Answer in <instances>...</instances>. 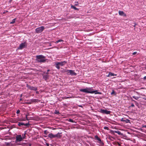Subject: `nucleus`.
Returning <instances> with one entry per match:
<instances>
[{
    "instance_id": "2f4dec72",
    "label": "nucleus",
    "mask_w": 146,
    "mask_h": 146,
    "mask_svg": "<svg viewBox=\"0 0 146 146\" xmlns=\"http://www.w3.org/2000/svg\"><path fill=\"white\" fill-rule=\"evenodd\" d=\"M33 101L34 102H36L37 101V100L36 99H34L33 100Z\"/></svg>"
},
{
    "instance_id": "6e6552de",
    "label": "nucleus",
    "mask_w": 146,
    "mask_h": 146,
    "mask_svg": "<svg viewBox=\"0 0 146 146\" xmlns=\"http://www.w3.org/2000/svg\"><path fill=\"white\" fill-rule=\"evenodd\" d=\"M16 141L17 142H20L23 140V138L22 137V136L21 135H17L16 137Z\"/></svg>"
},
{
    "instance_id": "4be33fe9",
    "label": "nucleus",
    "mask_w": 146,
    "mask_h": 146,
    "mask_svg": "<svg viewBox=\"0 0 146 146\" xmlns=\"http://www.w3.org/2000/svg\"><path fill=\"white\" fill-rule=\"evenodd\" d=\"M50 71V70L49 69H48L47 70V72H44L43 73L44 74H47L48 75L49 74V73H48V72Z\"/></svg>"
},
{
    "instance_id": "dca6fc26",
    "label": "nucleus",
    "mask_w": 146,
    "mask_h": 146,
    "mask_svg": "<svg viewBox=\"0 0 146 146\" xmlns=\"http://www.w3.org/2000/svg\"><path fill=\"white\" fill-rule=\"evenodd\" d=\"M48 136L50 138H52L55 137L54 135L52 134V133H50L48 135Z\"/></svg>"
},
{
    "instance_id": "a19ab883",
    "label": "nucleus",
    "mask_w": 146,
    "mask_h": 146,
    "mask_svg": "<svg viewBox=\"0 0 146 146\" xmlns=\"http://www.w3.org/2000/svg\"><path fill=\"white\" fill-rule=\"evenodd\" d=\"M134 23V25H133V26H134V27H135V26L137 25V24L135 23Z\"/></svg>"
},
{
    "instance_id": "393cba45",
    "label": "nucleus",
    "mask_w": 146,
    "mask_h": 146,
    "mask_svg": "<svg viewBox=\"0 0 146 146\" xmlns=\"http://www.w3.org/2000/svg\"><path fill=\"white\" fill-rule=\"evenodd\" d=\"M5 145L7 146H9L11 145V142H7L6 143Z\"/></svg>"
},
{
    "instance_id": "aec40b11",
    "label": "nucleus",
    "mask_w": 146,
    "mask_h": 146,
    "mask_svg": "<svg viewBox=\"0 0 146 146\" xmlns=\"http://www.w3.org/2000/svg\"><path fill=\"white\" fill-rule=\"evenodd\" d=\"M71 8L74 9L75 10H79L76 7L72 5L71 6Z\"/></svg>"
},
{
    "instance_id": "20e7f679",
    "label": "nucleus",
    "mask_w": 146,
    "mask_h": 146,
    "mask_svg": "<svg viewBox=\"0 0 146 146\" xmlns=\"http://www.w3.org/2000/svg\"><path fill=\"white\" fill-rule=\"evenodd\" d=\"M44 29V26H41L36 28L35 31L37 33H39L42 32Z\"/></svg>"
},
{
    "instance_id": "c03bdc74",
    "label": "nucleus",
    "mask_w": 146,
    "mask_h": 146,
    "mask_svg": "<svg viewBox=\"0 0 146 146\" xmlns=\"http://www.w3.org/2000/svg\"><path fill=\"white\" fill-rule=\"evenodd\" d=\"M29 146H31V144H30Z\"/></svg>"
},
{
    "instance_id": "5701e85b",
    "label": "nucleus",
    "mask_w": 146,
    "mask_h": 146,
    "mask_svg": "<svg viewBox=\"0 0 146 146\" xmlns=\"http://www.w3.org/2000/svg\"><path fill=\"white\" fill-rule=\"evenodd\" d=\"M132 97L136 100H137L139 98V97L135 96H132Z\"/></svg>"
},
{
    "instance_id": "c85d7f7f",
    "label": "nucleus",
    "mask_w": 146,
    "mask_h": 146,
    "mask_svg": "<svg viewBox=\"0 0 146 146\" xmlns=\"http://www.w3.org/2000/svg\"><path fill=\"white\" fill-rule=\"evenodd\" d=\"M69 121L70 122H72V123L74 122V120H73V119H69Z\"/></svg>"
},
{
    "instance_id": "412c9836",
    "label": "nucleus",
    "mask_w": 146,
    "mask_h": 146,
    "mask_svg": "<svg viewBox=\"0 0 146 146\" xmlns=\"http://www.w3.org/2000/svg\"><path fill=\"white\" fill-rule=\"evenodd\" d=\"M63 40L60 39V40H59L56 41L55 42V43H58L59 42H63Z\"/></svg>"
},
{
    "instance_id": "ddd939ff",
    "label": "nucleus",
    "mask_w": 146,
    "mask_h": 146,
    "mask_svg": "<svg viewBox=\"0 0 146 146\" xmlns=\"http://www.w3.org/2000/svg\"><path fill=\"white\" fill-rule=\"evenodd\" d=\"M62 133H59L58 132L56 134L54 135L55 136V137H57L58 138H60L61 137L62 135L61 134H62Z\"/></svg>"
},
{
    "instance_id": "79ce46f5",
    "label": "nucleus",
    "mask_w": 146,
    "mask_h": 146,
    "mask_svg": "<svg viewBox=\"0 0 146 146\" xmlns=\"http://www.w3.org/2000/svg\"><path fill=\"white\" fill-rule=\"evenodd\" d=\"M132 101H133V102H136V101H135V100H133V99H132Z\"/></svg>"
},
{
    "instance_id": "f03ea898",
    "label": "nucleus",
    "mask_w": 146,
    "mask_h": 146,
    "mask_svg": "<svg viewBox=\"0 0 146 146\" xmlns=\"http://www.w3.org/2000/svg\"><path fill=\"white\" fill-rule=\"evenodd\" d=\"M45 58V56L42 55H36V56L35 60L37 63H44L46 60Z\"/></svg>"
},
{
    "instance_id": "7c9ffc66",
    "label": "nucleus",
    "mask_w": 146,
    "mask_h": 146,
    "mask_svg": "<svg viewBox=\"0 0 146 146\" xmlns=\"http://www.w3.org/2000/svg\"><path fill=\"white\" fill-rule=\"evenodd\" d=\"M25 137H26V136H25V134H24V135H23V137H22L23 138V139H25Z\"/></svg>"
},
{
    "instance_id": "ea45409f",
    "label": "nucleus",
    "mask_w": 146,
    "mask_h": 146,
    "mask_svg": "<svg viewBox=\"0 0 146 146\" xmlns=\"http://www.w3.org/2000/svg\"><path fill=\"white\" fill-rule=\"evenodd\" d=\"M78 106L79 107H81V108H82L83 107V106H82V105H78Z\"/></svg>"
},
{
    "instance_id": "f704fd0d",
    "label": "nucleus",
    "mask_w": 146,
    "mask_h": 146,
    "mask_svg": "<svg viewBox=\"0 0 146 146\" xmlns=\"http://www.w3.org/2000/svg\"><path fill=\"white\" fill-rule=\"evenodd\" d=\"M131 106L132 107H134L135 106L133 103L131 104Z\"/></svg>"
},
{
    "instance_id": "6ab92c4d",
    "label": "nucleus",
    "mask_w": 146,
    "mask_h": 146,
    "mask_svg": "<svg viewBox=\"0 0 146 146\" xmlns=\"http://www.w3.org/2000/svg\"><path fill=\"white\" fill-rule=\"evenodd\" d=\"M116 74H114L113 73L110 72L109 73L108 76H116Z\"/></svg>"
},
{
    "instance_id": "f257e3e1",
    "label": "nucleus",
    "mask_w": 146,
    "mask_h": 146,
    "mask_svg": "<svg viewBox=\"0 0 146 146\" xmlns=\"http://www.w3.org/2000/svg\"><path fill=\"white\" fill-rule=\"evenodd\" d=\"M92 88H86L85 89H81L79 90L81 92H84L87 93H95V94H101L100 92H98L97 90L92 91Z\"/></svg>"
},
{
    "instance_id": "c756f323",
    "label": "nucleus",
    "mask_w": 146,
    "mask_h": 146,
    "mask_svg": "<svg viewBox=\"0 0 146 146\" xmlns=\"http://www.w3.org/2000/svg\"><path fill=\"white\" fill-rule=\"evenodd\" d=\"M48 133V132L47 131V130H45L44 131V134H45L46 135H47Z\"/></svg>"
},
{
    "instance_id": "39448f33",
    "label": "nucleus",
    "mask_w": 146,
    "mask_h": 146,
    "mask_svg": "<svg viewBox=\"0 0 146 146\" xmlns=\"http://www.w3.org/2000/svg\"><path fill=\"white\" fill-rule=\"evenodd\" d=\"M99 111L102 113L106 114H109L111 112V111H110L104 109H101Z\"/></svg>"
},
{
    "instance_id": "72a5a7b5",
    "label": "nucleus",
    "mask_w": 146,
    "mask_h": 146,
    "mask_svg": "<svg viewBox=\"0 0 146 146\" xmlns=\"http://www.w3.org/2000/svg\"><path fill=\"white\" fill-rule=\"evenodd\" d=\"M75 3H76L74 5L75 6H77V5L78 4V2H75Z\"/></svg>"
},
{
    "instance_id": "473e14b6",
    "label": "nucleus",
    "mask_w": 146,
    "mask_h": 146,
    "mask_svg": "<svg viewBox=\"0 0 146 146\" xmlns=\"http://www.w3.org/2000/svg\"><path fill=\"white\" fill-rule=\"evenodd\" d=\"M20 112V110H17V112L16 113H17V114H19Z\"/></svg>"
},
{
    "instance_id": "9b49d317",
    "label": "nucleus",
    "mask_w": 146,
    "mask_h": 146,
    "mask_svg": "<svg viewBox=\"0 0 146 146\" xmlns=\"http://www.w3.org/2000/svg\"><path fill=\"white\" fill-rule=\"evenodd\" d=\"M121 121H122L125 122L126 123H130V120L125 118H122L121 120Z\"/></svg>"
},
{
    "instance_id": "c9c22d12",
    "label": "nucleus",
    "mask_w": 146,
    "mask_h": 146,
    "mask_svg": "<svg viewBox=\"0 0 146 146\" xmlns=\"http://www.w3.org/2000/svg\"><path fill=\"white\" fill-rule=\"evenodd\" d=\"M108 127H106V126H105V127H104V129H108Z\"/></svg>"
},
{
    "instance_id": "2eb2a0df",
    "label": "nucleus",
    "mask_w": 146,
    "mask_h": 146,
    "mask_svg": "<svg viewBox=\"0 0 146 146\" xmlns=\"http://www.w3.org/2000/svg\"><path fill=\"white\" fill-rule=\"evenodd\" d=\"M42 75L43 78L45 80H47V79L48 78L49 76L48 74H44Z\"/></svg>"
},
{
    "instance_id": "a878e982",
    "label": "nucleus",
    "mask_w": 146,
    "mask_h": 146,
    "mask_svg": "<svg viewBox=\"0 0 146 146\" xmlns=\"http://www.w3.org/2000/svg\"><path fill=\"white\" fill-rule=\"evenodd\" d=\"M54 113L56 114H59V111L57 110H55V112H54Z\"/></svg>"
},
{
    "instance_id": "37998d69",
    "label": "nucleus",
    "mask_w": 146,
    "mask_h": 146,
    "mask_svg": "<svg viewBox=\"0 0 146 146\" xmlns=\"http://www.w3.org/2000/svg\"><path fill=\"white\" fill-rule=\"evenodd\" d=\"M144 79H146V76H145L144 77Z\"/></svg>"
},
{
    "instance_id": "bb28decb",
    "label": "nucleus",
    "mask_w": 146,
    "mask_h": 146,
    "mask_svg": "<svg viewBox=\"0 0 146 146\" xmlns=\"http://www.w3.org/2000/svg\"><path fill=\"white\" fill-rule=\"evenodd\" d=\"M114 94L115 95H116V94H115V91L114 90H113L112 91V92L111 93V94L112 95V94Z\"/></svg>"
},
{
    "instance_id": "e433bc0d",
    "label": "nucleus",
    "mask_w": 146,
    "mask_h": 146,
    "mask_svg": "<svg viewBox=\"0 0 146 146\" xmlns=\"http://www.w3.org/2000/svg\"><path fill=\"white\" fill-rule=\"evenodd\" d=\"M137 53V52H134L133 53V54L135 55V54H136Z\"/></svg>"
},
{
    "instance_id": "423d86ee",
    "label": "nucleus",
    "mask_w": 146,
    "mask_h": 146,
    "mask_svg": "<svg viewBox=\"0 0 146 146\" xmlns=\"http://www.w3.org/2000/svg\"><path fill=\"white\" fill-rule=\"evenodd\" d=\"M26 86L28 89L31 90L36 91L37 90V87L31 86L28 84H27Z\"/></svg>"
},
{
    "instance_id": "0eeeda50",
    "label": "nucleus",
    "mask_w": 146,
    "mask_h": 146,
    "mask_svg": "<svg viewBox=\"0 0 146 146\" xmlns=\"http://www.w3.org/2000/svg\"><path fill=\"white\" fill-rule=\"evenodd\" d=\"M95 139L97 140L98 141L97 142L101 145H103L104 143L101 141V139L98 137V136L96 135L94 136Z\"/></svg>"
},
{
    "instance_id": "58836bf2",
    "label": "nucleus",
    "mask_w": 146,
    "mask_h": 146,
    "mask_svg": "<svg viewBox=\"0 0 146 146\" xmlns=\"http://www.w3.org/2000/svg\"><path fill=\"white\" fill-rule=\"evenodd\" d=\"M27 115H26V119L27 120H28V117H27Z\"/></svg>"
},
{
    "instance_id": "f8f14e48",
    "label": "nucleus",
    "mask_w": 146,
    "mask_h": 146,
    "mask_svg": "<svg viewBox=\"0 0 146 146\" xmlns=\"http://www.w3.org/2000/svg\"><path fill=\"white\" fill-rule=\"evenodd\" d=\"M67 63V62L65 61H63L61 62H58V64L60 66H62L64 65Z\"/></svg>"
},
{
    "instance_id": "b1692460",
    "label": "nucleus",
    "mask_w": 146,
    "mask_h": 146,
    "mask_svg": "<svg viewBox=\"0 0 146 146\" xmlns=\"http://www.w3.org/2000/svg\"><path fill=\"white\" fill-rule=\"evenodd\" d=\"M15 19H13L12 20V21L10 22V23L11 24H13V23H14L15 22Z\"/></svg>"
},
{
    "instance_id": "4468645a",
    "label": "nucleus",
    "mask_w": 146,
    "mask_h": 146,
    "mask_svg": "<svg viewBox=\"0 0 146 146\" xmlns=\"http://www.w3.org/2000/svg\"><path fill=\"white\" fill-rule=\"evenodd\" d=\"M119 14V15L121 16H125L126 14L123 11H118Z\"/></svg>"
},
{
    "instance_id": "9d476101",
    "label": "nucleus",
    "mask_w": 146,
    "mask_h": 146,
    "mask_svg": "<svg viewBox=\"0 0 146 146\" xmlns=\"http://www.w3.org/2000/svg\"><path fill=\"white\" fill-rule=\"evenodd\" d=\"M18 125L19 126H23V125L27 126L29 125H30V124L29 123H25L23 122H20L18 123Z\"/></svg>"
},
{
    "instance_id": "1a4fd4ad",
    "label": "nucleus",
    "mask_w": 146,
    "mask_h": 146,
    "mask_svg": "<svg viewBox=\"0 0 146 146\" xmlns=\"http://www.w3.org/2000/svg\"><path fill=\"white\" fill-rule=\"evenodd\" d=\"M66 72L68 73H69L71 75H76V74L74 72V71L72 70H67Z\"/></svg>"
},
{
    "instance_id": "de8ad7c7",
    "label": "nucleus",
    "mask_w": 146,
    "mask_h": 146,
    "mask_svg": "<svg viewBox=\"0 0 146 146\" xmlns=\"http://www.w3.org/2000/svg\"><path fill=\"white\" fill-rule=\"evenodd\" d=\"M145 146H146V145H145Z\"/></svg>"
},
{
    "instance_id": "cd10ccee",
    "label": "nucleus",
    "mask_w": 146,
    "mask_h": 146,
    "mask_svg": "<svg viewBox=\"0 0 146 146\" xmlns=\"http://www.w3.org/2000/svg\"><path fill=\"white\" fill-rule=\"evenodd\" d=\"M115 144L117 145H118L119 146L121 145L120 144L119 142H117L115 143Z\"/></svg>"
},
{
    "instance_id": "4c0bfd02",
    "label": "nucleus",
    "mask_w": 146,
    "mask_h": 146,
    "mask_svg": "<svg viewBox=\"0 0 146 146\" xmlns=\"http://www.w3.org/2000/svg\"><path fill=\"white\" fill-rule=\"evenodd\" d=\"M142 127L146 128V125H143Z\"/></svg>"
},
{
    "instance_id": "f3484780",
    "label": "nucleus",
    "mask_w": 146,
    "mask_h": 146,
    "mask_svg": "<svg viewBox=\"0 0 146 146\" xmlns=\"http://www.w3.org/2000/svg\"><path fill=\"white\" fill-rule=\"evenodd\" d=\"M113 132L116 133H117L119 135H123V134L121 133L120 131H114Z\"/></svg>"
},
{
    "instance_id": "49530a36",
    "label": "nucleus",
    "mask_w": 146,
    "mask_h": 146,
    "mask_svg": "<svg viewBox=\"0 0 146 146\" xmlns=\"http://www.w3.org/2000/svg\"><path fill=\"white\" fill-rule=\"evenodd\" d=\"M20 100H21V99H20Z\"/></svg>"
},
{
    "instance_id": "7ed1b4c3",
    "label": "nucleus",
    "mask_w": 146,
    "mask_h": 146,
    "mask_svg": "<svg viewBox=\"0 0 146 146\" xmlns=\"http://www.w3.org/2000/svg\"><path fill=\"white\" fill-rule=\"evenodd\" d=\"M27 46V44L26 42H22L20 44L18 48V50H22L26 47Z\"/></svg>"
},
{
    "instance_id": "a211bd4d",
    "label": "nucleus",
    "mask_w": 146,
    "mask_h": 146,
    "mask_svg": "<svg viewBox=\"0 0 146 146\" xmlns=\"http://www.w3.org/2000/svg\"><path fill=\"white\" fill-rule=\"evenodd\" d=\"M60 65L58 64V62H56L55 67L57 68L58 69H59L60 68Z\"/></svg>"
},
{
    "instance_id": "a18cd8bd",
    "label": "nucleus",
    "mask_w": 146,
    "mask_h": 146,
    "mask_svg": "<svg viewBox=\"0 0 146 146\" xmlns=\"http://www.w3.org/2000/svg\"><path fill=\"white\" fill-rule=\"evenodd\" d=\"M22 95L21 94V96L22 97Z\"/></svg>"
}]
</instances>
